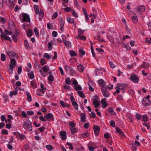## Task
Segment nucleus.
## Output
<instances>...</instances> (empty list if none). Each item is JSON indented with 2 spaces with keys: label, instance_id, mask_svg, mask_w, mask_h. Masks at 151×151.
<instances>
[{
  "label": "nucleus",
  "instance_id": "53",
  "mask_svg": "<svg viewBox=\"0 0 151 151\" xmlns=\"http://www.w3.org/2000/svg\"><path fill=\"white\" fill-rule=\"evenodd\" d=\"M1 60L2 61H4L6 60V56L3 53L1 54Z\"/></svg>",
  "mask_w": 151,
  "mask_h": 151
},
{
  "label": "nucleus",
  "instance_id": "38",
  "mask_svg": "<svg viewBox=\"0 0 151 151\" xmlns=\"http://www.w3.org/2000/svg\"><path fill=\"white\" fill-rule=\"evenodd\" d=\"M74 88L76 91L81 90L82 89V88L80 85H79L78 86H74Z\"/></svg>",
  "mask_w": 151,
  "mask_h": 151
},
{
  "label": "nucleus",
  "instance_id": "5",
  "mask_svg": "<svg viewBox=\"0 0 151 151\" xmlns=\"http://www.w3.org/2000/svg\"><path fill=\"white\" fill-rule=\"evenodd\" d=\"M101 91L103 96L105 97H108L109 96V93L107 91L106 88L105 87H102L101 89Z\"/></svg>",
  "mask_w": 151,
  "mask_h": 151
},
{
  "label": "nucleus",
  "instance_id": "51",
  "mask_svg": "<svg viewBox=\"0 0 151 151\" xmlns=\"http://www.w3.org/2000/svg\"><path fill=\"white\" fill-rule=\"evenodd\" d=\"M46 148L49 150H52L53 149V147L51 145H48L46 146Z\"/></svg>",
  "mask_w": 151,
  "mask_h": 151
},
{
  "label": "nucleus",
  "instance_id": "31",
  "mask_svg": "<svg viewBox=\"0 0 151 151\" xmlns=\"http://www.w3.org/2000/svg\"><path fill=\"white\" fill-rule=\"evenodd\" d=\"M89 135L88 132L87 131L86 132L82 133L81 134V136L84 138H86Z\"/></svg>",
  "mask_w": 151,
  "mask_h": 151
},
{
  "label": "nucleus",
  "instance_id": "49",
  "mask_svg": "<svg viewBox=\"0 0 151 151\" xmlns=\"http://www.w3.org/2000/svg\"><path fill=\"white\" fill-rule=\"evenodd\" d=\"M48 80L50 82L53 81L54 80V77L52 75H49L48 77Z\"/></svg>",
  "mask_w": 151,
  "mask_h": 151
},
{
  "label": "nucleus",
  "instance_id": "2",
  "mask_svg": "<svg viewBox=\"0 0 151 151\" xmlns=\"http://www.w3.org/2000/svg\"><path fill=\"white\" fill-rule=\"evenodd\" d=\"M127 84L126 83H118L115 88L116 89L119 88V89L122 90L123 93H124L126 91V87L127 86Z\"/></svg>",
  "mask_w": 151,
  "mask_h": 151
},
{
  "label": "nucleus",
  "instance_id": "57",
  "mask_svg": "<svg viewBox=\"0 0 151 151\" xmlns=\"http://www.w3.org/2000/svg\"><path fill=\"white\" fill-rule=\"evenodd\" d=\"M1 132V134H3L7 135L8 134L7 131L5 129H3Z\"/></svg>",
  "mask_w": 151,
  "mask_h": 151
},
{
  "label": "nucleus",
  "instance_id": "44",
  "mask_svg": "<svg viewBox=\"0 0 151 151\" xmlns=\"http://www.w3.org/2000/svg\"><path fill=\"white\" fill-rule=\"evenodd\" d=\"M34 31L35 32V35L37 37L39 36V32L38 30L37 29L36 27H35L34 28Z\"/></svg>",
  "mask_w": 151,
  "mask_h": 151
},
{
  "label": "nucleus",
  "instance_id": "27",
  "mask_svg": "<svg viewBox=\"0 0 151 151\" xmlns=\"http://www.w3.org/2000/svg\"><path fill=\"white\" fill-rule=\"evenodd\" d=\"M43 71L44 73H47L49 70V66L47 65H45L42 68Z\"/></svg>",
  "mask_w": 151,
  "mask_h": 151
},
{
  "label": "nucleus",
  "instance_id": "59",
  "mask_svg": "<svg viewBox=\"0 0 151 151\" xmlns=\"http://www.w3.org/2000/svg\"><path fill=\"white\" fill-rule=\"evenodd\" d=\"M47 28L49 29H52L53 27L52 24H50V23H47Z\"/></svg>",
  "mask_w": 151,
  "mask_h": 151
},
{
  "label": "nucleus",
  "instance_id": "25",
  "mask_svg": "<svg viewBox=\"0 0 151 151\" xmlns=\"http://www.w3.org/2000/svg\"><path fill=\"white\" fill-rule=\"evenodd\" d=\"M145 10V7L144 6H141L137 9L138 12H139L141 11L144 12Z\"/></svg>",
  "mask_w": 151,
  "mask_h": 151
},
{
  "label": "nucleus",
  "instance_id": "37",
  "mask_svg": "<svg viewBox=\"0 0 151 151\" xmlns=\"http://www.w3.org/2000/svg\"><path fill=\"white\" fill-rule=\"evenodd\" d=\"M3 39H4L5 40H8L10 41L11 42H12V40L9 37L7 36L5 34L3 37Z\"/></svg>",
  "mask_w": 151,
  "mask_h": 151
},
{
  "label": "nucleus",
  "instance_id": "35",
  "mask_svg": "<svg viewBox=\"0 0 151 151\" xmlns=\"http://www.w3.org/2000/svg\"><path fill=\"white\" fill-rule=\"evenodd\" d=\"M32 30L29 29L27 32V35L28 37H30L32 36Z\"/></svg>",
  "mask_w": 151,
  "mask_h": 151
},
{
  "label": "nucleus",
  "instance_id": "34",
  "mask_svg": "<svg viewBox=\"0 0 151 151\" xmlns=\"http://www.w3.org/2000/svg\"><path fill=\"white\" fill-rule=\"evenodd\" d=\"M132 20L133 22L134 23H136L138 22L137 17V16H134L132 18Z\"/></svg>",
  "mask_w": 151,
  "mask_h": 151
},
{
  "label": "nucleus",
  "instance_id": "22",
  "mask_svg": "<svg viewBox=\"0 0 151 151\" xmlns=\"http://www.w3.org/2000/svg\"><path fill=\"white\" fill-rule=\"evenodd\" d=\"M107 110L111 114V115H115L116 114V113L114 111V110L113 109V108L111 107H109L108 109Z\"/></svg>",
  "mask_w": 151,
  "mask_h": 151
},
{
  "label": "nucleus",
  "instance_id": "10",
  "mask_svg": "<svg viewBox=\"0 0 151 151\" xmlns=\"http://www.w3.org/2000/svg\"><path fill=\"white\" fill-rule=\"evenodd\" d=\"M151 102L149 100L147 99H143L142 104L145 106H148L150 104Z\"/></svg>",
  "mask_w": 151,
  "mask_h": 151
},
{
  "label": "nucleus",
  "instance_id": "14",
  "mask_svg": "<svg viewBox=\"0 0 151 151\" xmlns=\"http://www.w3.org/2000/svg\"><path fill=\"white\" fill-rule=\"evenodd\" d=\"M60 135L61 136V139L63 141L65 140L66 139V132L64 131H62L60 132Z\"/></svg>",
  "mask_w": 151,
  "mask_h": 151
},
{
  "label": "nucleus",
  "instance_id": "60",
  "mask_svg": "<svg viewBox=\"0 0 151 151\" xmlns=\"http://www.w3.org/2000/svg\"><path fill=\"white\" fill-rule=\"evenodd\" d=\"M124 47L128 51L131 50V48L129 46L128 44L124 45Z\"/></svg>",
  "mask_w": 151,
  "mask_h": 151
},
{
  "label": "nucleus",
  "instance_id": "36",
  "mask_svg": "<svg viewBox=\"0 0 151 151\" xmlns=\"http://www.w3.org/2000/svg\"><path fill=\"white\" fill-rule=\"evenodd\" d=\"M67 20L68 22L71 24L73 23L74 22V19L71 17H68Z\"/></svg>",
  "mask_w": 151,
  "mask_h": 151
},
{
  "label": "nucleus",
  "instance_id": "21",
  "mask_svg": "<svg viewBox=\"0 0 151 151\" xmlns=\"http://www.w3.org/2000/svg\"><path fill=\"white\" fill-rule=\"evenodd\" d=\"M24 44L26 49L28 50H29L30 49V47L29 46V44L27 40H24Z\"/></svg>",
  "mask_w": 151,
  "mask_h": 151
},
{
  "label": "nucleus",
  "instance_id": "23",
  "mask_svg": "<svg viewBox=\"0 0 151 151\" xmlns=\"http://www.w3.org/2000/svg\"><path fill=\"white\" fill-rule=\"evenodd\" d=\"M30 84L33 88H37V84L35 80H34L31 81Z\"/></svg>",
  "mask_w": 151,
  "mask_h": 151
},
{
  "label": "nucleus",
  "instance_id": "17",
  "mask_svg": "<svg viewBox=\"0 0 151 151\" xmlns=\"http://www.w3.org/2000/svg\"><path fill=\"white\" fill-rule=\"evenodd\" d=\"M150 67L149 64L147 62H143L142 64L141 65L142 68L145 69H147Z\"/></svg>",
  "mask_w": 151,
  "mask_h": 151
},
{
  "label": "nucleus",
  "instance_id": "50",
  "mask_svg": "<svg viewBox=\"0 0 151 151\" xmlns=\"http://www.w3.org/2000/svg\"><path fill=\"white\" fill-rule=\"evenodd\" d=\"M44 58H46L47 59H50L51 58V57L47 53H45L43 56Z\"/></svg>",
  "mask_w": 151,
  "mask_h": 151
},
{
  "label": "nucleus",
  "instance_id": "43",
  "mask_svg": "<svg viewBox=\"0 0 151 151\" xmlns=\"http://www.w3.org/2000/svg\"><path fill=\"white\" fill-rule=\"evenodd\" d=\"M142 118L141 119L142 121L147 122V121L148 116L147 115H145L142 116Z\"/></svg>",
  "mask_w": 151,
  "mask_h": 151
},
{
  "label": "nucleus",
  "instance_id": "13",
  "mask_svg": "<svg viewBox=\"0 0 151 151\" xmlns=\"http://www.w3.org/2000/svg\"><path fill=\"white\" fill-rule=\"evenodd\" d=\"M106 99L104 98L102 99L101 101V103L102 104V108H106L108 105V104L106 102Z\"/></svg>",
  "mask_w": 151,
  "mask_h": 151
},
{
  "label": "nucleus",
  "instance_id": "6",
  "mask_svg": "<svg viewBox=\"0 0 151 151\" xmlns=\"http://www.w3.org/2000/svg\"><path fill=\"white\" fill-rule=\"evenodd\" d=\"M59 22L60 25V29L62 31H64V27L65 24V21L63 20L62 17H59L58 18Z\"/></svg>",
  "mask_w": 151,
  "mask_h": 151
},
{
  "label": "nucleus",
  "instance_id": "8",
  "mask_svg": "<svg viewBox=\"0 0 151 151\" xmlns=\"http://www.w3.org/2000/svg\"><path fill=\"white\" fill-rule=\"evenodd\" d=\"M130 78L132 81L135 83H138L139 81V78L135 74H132L130 77Z\"/></svg>",
  "mask_w": 151,
  "mask_h": 151
},
{
  "label": "nucleus",
  "instance_id": "16",
  "mask_svg": "<svg viewBox=\"0 0 151 151\" xmlns=\"http://www.w3.org/2000/svg\"><path fill=\"white\" fill-rule=\"evenodd\" d=\"M37 14H39V19L40 20H41L44 16V13L43 10L42 9H40V12Z\"/></svg>",
  "mask_w": 151,
  "mask_h": 151
},
{
  "label": "nucleus",
  "instance_id": "54",
  "mask_svg": "<svg viewBox=\"0 0 151 151\" xmlns=\"http://www.w3.org/2000/svg\"><path fill=\"white\" fill-rule=\"evenodd\" d=\"M10 63L13 64L15 66L16 65V62L14 58L11 59L10 60Z\"/></svg>",
  "mask_w": 151,
  "mask_h": 151
},
{
  "label": "nucleus",
  "instance_id": "3",
  "mask_svg": "<svg viewBox=\"0 0 151 151\" xmlns=\"http://www.w3.org/2000/svg\"><path fill=\"white\" fill-rule=\"evenodd\" d=\"M13 134L17 139H20L21 140H22L25 137V136L24 135L20 134L18 132H14L13 133Z\"/></svg>",
  "mask_w": 151,
  "mask_h": 151
},
{
  "label": "nucleus",
  "instance_id": "33",
  "mask_svg": "<svg viewBox=\"0 0 151 151\" xmlns=\"http://www.w3.org/2000/svg\"><path fill=\"white\" fill-rule=\"evenodd\" d=\"M34 8L35 10V11L36 14H37L40 12V11L39 9V7L37 5H35L34 6Z\"/></svg>",
  "mask_w": 151,
  "mask_h": 151
},
{
  "label": "nucleus",
  "instance_id": "39",
  "mask_svg": "<svg viewBox=\"0 0 151 151\" xmlns=\"http://www.w3.org/2000/svg\"><path fill=\"white\" fill-rule=\"evenodd\" d=\"M26 95L27 96V99L29 101H32V97L29 92H27L26 93Z\"/></svg>",
  "mask_w": 151,
  "mask_h": 151
},
{
  "label": "nucleus",
  "instance_id": "56",
  "mask_svg": "<svg viewBox=\"0 0 151 151\" xmlns=\"http://www.w3.org/2000/svg\"><path fill=\"white\" fill-rule=\"evenodd\" d=\"M79 52L80 55L81 54L82 55H84L85 54V51L82 49H80L79 50Z\"/></svg>",
  "mask_w": 151,
  "mask_h": 151
},
{
  "label": "nucleus",
  "instance_id": "20",
  "mask_svg": "<svg viewBox=\"0 0 151 151\" xmlns=\"http://www.w3.org/2000/svg\"><path fill=\"white\" fill-rule=\"evenodd\" d=\"M64 69L67 71L73 72L74 70L69 66L66 65L64 67Z\"/></svg>",
  "mask_w": 151,
  "mask_h": 151
},
{
  "label": "nucleus",
  "instance_id": "45",
  "mask_svg": "<svg viewBox=\"0 0 151 151\" xmlns=\"http://www.w3.org/2000/svg\"><path fill=\"white\" fill-rule=\"evenodd\" d=\"M17 35H15L14 34H13L12 36V39L15 42H17Z\"/></svg>",
  "mask_w": 151,
  "mask_h": 151
},
{
  "label": "nucleus",
  "instance_id": "24",
  "mask_svg": "<svg viewBox=\"0 0 151 151\" xmlns=\"http://www.w3.org/2000/svg\"><path fill=\"white\" fill-rule=\"evenodd\" d=\"M93 83L92 81H91L88 83V88L89 90L91 91H94V88L91 87V86H93Z\"/></svg>",
  "mask_w": 151,
  "mask_h": 151
},
{
  "label": "nucleus",
  "instance_id": "29",
  "mask_svg": "<svg viewBox=\"0 0 151 151\" xmlns=\"http://www.w3.org/2000/svg\"><path fill=\"white\" fill-rule=\"evenodd\" d=\"M27 75L28 77L31 79H33L35 77V76L33 71H31L28 73Z\"/></svg>",
  "mask_w": 151,
  "mask_h": 151
},
{
  "label": "nucleus",
  "instance_id": "30",
  "mask_svg": "<svg viewBox=\"0 0 151 151\" xmlns=\"http://www.w3.org/2000/svg\"><path fill=\"white\" fill-rule=\"evenodd\" d=\"M69 54L71 57L76 56L77 55V54L73 50H70L69 52Z\"/></svg>",
  "mask_w": 151,
  "mask_h": 151
},
{
  "label": "nucleus",
  "instance_id": "11",
  "mask_svg": "<svg viewBox=\"0 0 151 151\" xmlns=\"http://www.w3.org/2000/svg\"><path fill=\"white\" fill-rule=\"evenodd\" d=\"M45 119L47 120L51 119L52 121L54 120L53 116L51 113H49L44 116Z\"/></svg>",
  "mask_w": 151,
  "mask_h": 151
},
{
  "label": "nucleus",
  "instance_id": "26",
  "mask_svg": "<svg viewBox=\"0 0 151 151\" xmlns=\"http://www.w3.org/2000/svg\"><path fill=\"white\" fill-rule=\"evenodd\" d=\"M83 68V66L81 64H79L77 66V69L80 72H82L84 70Z\"/></svg>",
  "mask_w": 151,
  "mask_h": 151
},
{
  "label": "nucleus",
  "instance_id": "28",
  "mask_svg": "<svg viewBox=\"0 0 151 151\" xmlns=\"http://www.w3.org/2000/svg\"><path fill=\"white\" fill-rule=\"evenodd\" d=\"M107 37L110 42H112L114 44V38L111 35H108L107 36Z\"/></svg>",
  "mask_w": 151,
  "mask_h": 151
},
{
  "label": "nucleus",
  "instance_id": "55",
  "mask_svg": "<svg viewBox=\"0 0 151 151\" xmlns=\"http://www.w3.org/2000/svg\"><path fill=\"white\" fill-rule=\"evenodd\" d=\"M46 63L45 60L43 58H42L40 61V65H43Z\"/></svg>",
  "mask_w": 151,
  "mask_h": 151
},
{
  "label": "nucleus",
  "instance_id": "7",
  "mask_svg": "<svg viewBox=\"0 0 151 151\" xmlns=\"http://www.w3.org/2000/svg\"><path fill=\"white\" fill-rule=\"evenodd\" d=\"M94 99L93 102V104L95 108H97L100 105V103L99 101L97 100L98 97L97 96H93Z\"/></svg>",
  "mask_w": 151,
  "mask_h": 151
},
{
  "label": "nucleus",
  "instance_id": "64",
  "mask_svg": "<svg viewBox=\"0 0 151 151\" xmlns=\"http://www.w3.org/2000/svg\"><path fill=\"white\" fill-rule=\"evenodd\" d=\"M91 117L93 118H95L96 117V115L95 113L93 111H92L90 114Z\"/></svg>",
  "mask_w": 151,
  "mask_h": 151
},
{
  "label": "nucleus",
  "instance_id": "63",
  "mask_svg": "<svg viewBox=\"0 0 151 151\" xmlns=\"http://www.w3.org/2000/svg\"><path fill=\"white\" fill-rule=\"evenodd\" d=\"M34 66L35 68L36 69H40L41 68V67L40 66V65L39 63H36L34 64Z\"/></svg>",
  "mask_w": 151,
  "mask_h": 151
},
{
  "label": "nucleus",
  "instance_id": "9",
  "mask_svg": "<svg viewBox=\"0 0 151 151\" xmlns=\"http://www.w3.org/2000/svg\"><path fill=\"white\" fill-rule=\"evenodd\" d=\"M93 131L96 137H97L99 135L100 130V127L98 126H95L93 127Z\"/></svg>",
  "mask_w": 151,
  "mask_h": 151
},
{
  "label": "nucleus",
  "instance_id": "62",
  "mask_svg": "<svg viewBox=\"0 0 151 151\" xmlns=\"http://www.w3.org/2000/svg\"><path fill=\"white\" fill-rule=\"evenodd\" d=\"M110 125L112 127H115V124L113 120H111L110 122Z\"/></svg>",
  "mask_w": 151,
  "mask_h": 151
},
{
  "label": "nucleus",
  "instance_id": "4",
  "mask_svg": "<svg viewBox=\"0 0 151 151\" xmlns=\"http://www.w3.org/2000/svg\"><path fill=\"white\" fill-rule=\"evenodd\" d=\"M23 19L22 20L23 22H30V18L29 15L26 13H23L22 14Z\"/></svg>",
  "mask_w": 151,
  "mask_h": 151
},
{
  "label": "nucleus",
  "instance_id": "47",
  "mask_svg": "<svg viewBox=\"0 0 151 151\" xmlns=\"http://www.w3.org/2000/svg\"><path fill=\"white\" fill-rule=\"evenodd\" d=\"M17 94V91H11L10 92V96H12L13 95H16Z\"/></svg>",
  "mask_w": 151,
  "mask_h": 151
},
{
  "label": "nucleus",
  "instance_id": "58",
  "mask_svg": "<svg viewBox=\"0 0 151 151\" xmlns=\"http://www.w3.org/2000/svg\"><path fill=\"white\" fill-rule=\"evenodd\" d=\"M78 33L79 36H80L81 34H83L84 32V30H82L80 28L78 29Z\"/></svg>",
  "mask_w": 151,
  "mask_h": 151
},
{
  "label": "nucleus",
  "instance_id": "61",
  "mask_svg": "<svg viewBox=\"0 0 151 151\" xmlns=\"http://www.w3.org/2000/svg\"><path fill=\"white\" fill-rule=\"evenodd\" d=\"M4 32L5 33V35H11L12 34V32L9 31L7 30L6 29L4 30Z\"/></svg>",
  "mask_w": 151,
  "mask_h": 151
},
{
  "label": "nucleus",
  "instance_id": "42",
  "mask_svg": "<svg viewBox=\"0 0 151 151\" xmlns=\"http://www.w3.org/2000/svg\"><path fill=\"white\" fill-rule=\"evenodd\" d=\"M72 105L74 106L75 109L76 110H78V105L76 101L72 102Z\"/></svg>",
  "mask_w": 151,
  "mask_h": 151
},
{
  "label": "nucleus",
  "instance_id": "48",
  "mask_svg": "<svg viewBox=\"0 0 151 151\" xmlns=\"http://www.w3.org/2000/svg\"><path fill=\"white\" fill-rule=\"evenodd\" d=\"M60 103L61 106L63 107H66V103H65L64 101H60Z\"/></svg>",
  "mask_w": 151,
  "mask_h": 151
},
{
  "label": "nucleus",
  "instance_id": "41",
  "mask_svg": "<svg viewBox=\"0 0 151 151\" xmlns=\"http://www.w3.org/2000/svg\"><path fill=\"white\" fill-rule=\"evenodd\" d=\"M65 83L66 84L70 85L71 84V81L70 80V78L68 77L65 79Z\"/></svg>",
  "mask_w": 151,
  "mask_h": 151
},
{
  "label": "nucleus",
  "instance_id": "12",
  "mask_svg": "<svg viewBox=\"0 0 151 151\" xmlns=\"http://www.w3.org/2000/svg\"><path fill=\"white\" fill-rule=\"evenodd\" d=\"M116 132L118 133L121 137H124L125 135L122 130L118 127H116Z\"/></svg>",
  "mask_w": 151,
  "mask_h": 151
},
{
  "label": "nucleus",
  "instance_id": "32",
  "mask_svg": "<svg viewBox=\"0 0 151 151\" xmlns=\"http://www.w3.org/2000/svg\"><path fill=\"white\" fill-rule=\"evenodd\" d=\"M77 93L79 95L83 98H85V96L84 94L81 91H78Z\"/></svg>",
  "mask_w": 151,
  "mask_h": 151
},
{
  "label": "nucleus",
  "instance_id": "40",
  "mask_svg": "<svg viewBox=\"0 0 151 151\" xmlns=\"http://www.w3.org/2000/svg\"><path fill=\"white\" fill-rule=\"evenodd\" d=\"M70 129L71 131V133H76L78 130L77 129L74 127H70Z\"/></svg>",
  "mask_w": 151,
  "mask_h": 151
},
{
  "label": "nucleus",
  "instance_id": "1",
  "mask_svg": "<svg viewBox=\"0 0 151 151\" xmlns=\"http://www.w3.org/2000/svg\"><path fill=\"white\" fill-rule=\"evenodd\" d=\"M32 123L30 120L29 119H27L24 122L23 126L25 129L31 131L32 129Z\"/></svg>",
  "mask_w": 151,
  "mask_h": 151
},
{
  "label": "nucleus",
  "instance_id": "52",
  "mask_svg": "<svg viewBox=\"0 0 151 151\" xmlns=\"http://www.w3.org/2000/svg\"><path fill=\"white\" fill-rule=\"evenodd\" d=\"M66 145L68 146H69V148L70 150H73L74 148L73 147L72 145L71 144L70 142H67L66 143Z\"/></svg>",
  "mask_w": 151,
  "mask_h": 151
},
{
  "label": "nucleus",
  "instance_id": "18",
  "mask_svg": "<svg viewBox=\"0 0 151 151\" xmlns=\"http://www.w3.org/2000/svg\"><path fill=\"white\" fill-rule=\"evenodd\" d=\"M63 43L67 48H69L71 47V43L69 41L67 40H64Z\"/></svg>",
  "mask_w": 151,
  "mask_h": 151
},
{
  "label": "nucleus",
  "instance_id": "15",
  "mask_svg": "<svg viewBox=\"0 0 151 151\" xmlns=\"http://www.w3.org/2000/svg\"><path fill=\"white\" fill-rule=\"evenodd\" d=\"M81 118V122H86V114L85 113H82L80 115Z\"/></svg>",
  "mask_w": 151,
  "mask_h": 151
},
{
  "label": "nucleus",
  "instance_id": "46",
  "mask_svg": "<svg viewBox=\"0 0 151 151\" xmlns=\"http://www.w3.org/2000/svg\"><path fill=\"white\" fill-rule=\"evenodd\" d=\"M68 124L71 126L70 127H76V124L73 122L70 121L68 123Z\"/></svg>",
  "mask_w": 151,
  "mask_h": 151
},
{
  "label": "nucleus",
  "instance_id": "19",
  "mask_svg": "<svg viewBox=\"0 0 151 151\" xmlns=\"http://www.w3.org/2000/svg\"><path fill=\"white\" fill-rule=\"evenodd\" d=\"M98 82L100 86L101 87V88L102 87H104V86L106 84V83L104 80L102 79H100L98 81Z\"/></svg>",
  "mask_w": 151,
  "mask_h": 151
}]
</instances>
